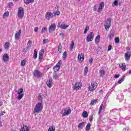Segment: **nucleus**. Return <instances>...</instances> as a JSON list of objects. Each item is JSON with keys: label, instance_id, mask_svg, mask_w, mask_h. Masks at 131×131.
I'll list each match as a JSON object with an SVG mask.
<instances>
[{"label": "nucleus", "instance_id": "4c0bfd02", "mask_svg": "<svg viewBox=\"0 0 131 131\" xmlns=\"http://www.w3.org/2000/svg\"><path fill=\"white\" fill-rule=\"evenodd\" d=\"M124 81V76L123 77V78L122 79H121L119 81H118V83L119 84H120V83H121V82H122Z\"/></svg>", "mask_w": 131, "mask_h": 131}, {"label": "nucleus", "instance_id": "09e8293b", "mask_svg": "<svg viewBox=\"0 0 131 131\" xmlns=\"http://www.w3.org/2000/svg\"><path fill=\"white\" fill-rule=\"evenodd\" d=\"M88 67H85L84 68V74L85 75V74H88Z\"/></svg>", "mask_w": 131, "mask_h": 131}, {"label": "nucleus", "instance_id": "a19ab883", "mask_svg": "<svg viewBox=\"0 0 131 131\" xmlns=\"http://www.w3.org/2000/svg\"><path fill=\"white\" fill-rule=\"evenodd\" d=\"M43 44L46 45V43L49 42V39H44L42 41Z\"/></svg>", "mask_w": 131, "mask_h": 131}, {"label": "nucleus", "instance_id": "4be33fe9", "mask_svg": "<svg viewBox=\"0 0 131 131\" xmlns=\"http://www.w3.org/2000/svg\"><path fill=\"white\" fill-rule=\"evenodd\" d=\"M10 16V13L8 11H6L3 14V18H8Z\"/></svg>", "mask_w": 131, "mask_h": 131}, {"label": "nucleus", "instance_id": "6e6d98bb", "mask_svg": "<svg viewBox=\"0 0 131 131\" xmlns=\"http://www.w3.org/2000/svg\"><path fill=\"white\" fill-rule=\"evenodd\" d=\"M42 56L43 55L39 54V60H41V59H42Z\"/></svg>", "mask_w": 131, "mask_h": 131}, {"label": "nucleus", "instance_id": "de8ad7c7", "mask_svg": "<svg viewBox=\"0 0 131 131\" xmlns=\"http://www.w3.org/2000/svg\"><path fill=\"white\" fill-rule=\"evenodd\" d=\"M110 38L111 39L112 37L114 36V34H113V32H111L110 34Z\"/></svg>", "mask_w": 131, "mask_h": 131}, {"label": "nucleus", "instance_id": "a18cd8bd", "mask_svg": "<svg viewBox=\"0 0 131 131\" xmlns=\"http://www.w3.org/2000/svg\"><path fill=\"white\" fill-rule=\"evenodd\" d=\"M115 41L116 43H119V38L116 37L115 38Z\"/></svg>", "mask_w": 131, "mask_h": 131}, {"label": "nucleus", "instance_id": "c9c22d12", "mask_svg": "<svg viewBox=\"0 0 131 131\" xmlns=\"http://www.w3.org/2000/svg\"><path fill=\"white\" fill-rule=\"evenodd\" d=\"M74 48V41H72L71 46H70V51H72Z\"/></svg>", "mask_w": 131, "mask_h": 131}, {"label": "nucleus", "instance_id": "cd10ccee", "mask_svg": "<svg viewBox=\"0 0 131 131\" xmlns=\"http://www.w3.org/2000/svg\"><path fill=\"white\" fill-rule=\"evenodd\" d=\"M34 2V0H24L25 4H26V5H28L30 4V3H33Z\"/></svg>", "mask_w": 131, "mask_h": 131}, {"label": "nucleus", "instance_id": "9d476101", "mask_svg": "<svg viewBox=\"0 0 131 131\" xmlns=\"http://www.w3.org/2000/svg\"><path fill=\"white\" fill-rule=\"evenodd\" d=\"M81 85L80 82H76L75 85L73 86V89L75 91H78L81 89Z\"/></svg>", "mask_w": 131, "mask_h": 131}, {"label": "nucleus", "instance_id": "774afa93", "mask_svg": "<svg viewBox=\"0 0 131 131\" xmlns=\"http://www.w3.org/2000/svg\"><path fill=\"white\" fill-rule=\"evenodd\" d=\"M3 105V103L2 102H0V106Z\"/></svg>", "mask_w": 131, "mask_h": 131}, {"label": "nucleus", "instance_id": "5701e85b", "mask_svg": "<svg viewBox=\"0 0 131 131\" xmlns=\"http://www.w3.org/2000/svg\"><path fill=\"white\" fill-rule=\"evenodd\" d=\"M5 50H8L9 49H10V42H6L5 44Z\"/></svg>", "mask_w": 131, "mask_h": 131}, {"label": "nucleus", "instance_id": "1a4fd4ad", "mask_svg": "<svg viewBox=\"0 0 131 131\" xmlns=\"http://www.w3.org/2000/svg\"><path fill=\"white\" fill-rule=\"evenodd\" d=\"M22 33V30L20 29L18 31H16L15 34V39L16 40H19L20 39V36H21V34Z\"/></svg>", "mask_w": 131, "mask_h": 131}, {"label": "nucleus", "instance_id": "680f3d73", "mask_svg": "<svg viewBox=\"0 0 131 131\" xmlns=\"http://www.w3.org/2000/svg\"><path fill=\"white\" fill-rule=\"evenodd\" d=\"M31 43H32V41H31V40H29L28 42V45H31Z\"/></svg>", "mask_w": 131, "mask_h": 131}, {"label": "nucleus", "instance_id": "412c9836", "mask_svg": "<svg viewBox=\"0 0 131 131\" xmlns=\"http://www.w3.org/2000/svg\"><path fill=\"white\" fill-rule=\"evenodd\" d=\"M100 39H101V37L100 36V35H97L95 38V43L96 44L99 43Z\"/></svg>", "mask_w": 131, "mask_h": 131}, {"label": "nucleus", "instance_id": "72a5a7b5", "mask_svg": "<svg viewBox=\"0 0 131 131\" xmlns=\"http://www.w3.org/2000/svg\"><path fill=\"white\" fill-rule=\"evenodd\" d=\"M90 129H91V124L89 123L86 126L85 130L89 131Z\"/></svg>", "mask_w": 131, "mask_h": 131}, {"label": "nucleus", "instance_id": "7c9ffc66", "mask_svg": "<svg viewBox=\"0 0 131 131\" xmlns=\"http://www.w3.org/2000/svg\"><path fill=\"white\" fill-rule=\"evenodd\" d=\"M58 51L59 53H62V45L61 43L58 45Z\"/></svg>", "mask_w": 131, "mask_h": 131}, {"label": "nucleus", "instance_id": "e2e57ef3", "mask_svg": "<svg viewBox=\"0 0 131 131\" xmlns=\"http://www.w3.org/2000/svg\"><path fill=\"white\" fill-rule=\"evenodd\" d=\"M5 113H6V112H3L1 114V116H3V115H4V114H5Z\"/></svg>", "mask_w": 131, "mask_h": 131}, {"label": "nucleus", "instance_id": "79ce46f5", "mask_svg": "<svg viewBox=\"0 0 131 131\" xmlns=\"http://www.w3.org/2000/svg\"><path fill=\"white\" fill-rule=\"evenodd\" d=\"M90 29V27L89 26L86 27L85 28L84 31V34H86V32H88V31Z\"/></svg>", "mask_w": 131, "mask_h": 131}, {"label": "nucleus", "instance_id": "6ab92c4d", "mask_svg": "<svg viewBox=\"0 0 131 131\" xmlns=\"http://www.w3.org/2000/svg\"><path fill=\"white\" fill-rule=\"evenodd\" d=\"M104 2H101L98 7V12L100 13V11H102L103 9L104 8Z\"/></svg>", "mask_w": 131, "mask_h": 131}, {"label": "nucleus", "instance_id": "8fccbe9b", "mask_svg": "<svg viewBox=\"0 0 131 131\" xmlns=\"http://www.w3.org/2000/svg\"><path fill=\"white\" fill-rule=\"evenodd\" d=\"M13 5L14 4H13L12 3H8V6L9 8H12V7H13Z\"/></svg>", "mask_w": 131, "mask_h": 131}, {"label": "nucleus", "instance_id": "a211bd4d", "mask_svg": "<svg viewBox=\"0 0 131 131\" xmlns=\"http://www.w3.org/2000/svg\"><path fill=\"white\" fill-rule=\"evenodd\" d=\"M130 54H129V52H127L125 54V60L126 61H129V60H130Z\"/></svg>", "mask_w": 131, "mask_h": 131}, {"label": "nucleus", "instance_id": "0e129e2a", "mask_svg": "<svg viewBox=\"0 0 131 131\" xmlns=\"http://www.w3.org/2000/svg\"><path fill=\"white\" fill-rule=\"evenodd\" d=\"M127 73L128 74H131V69H130V70H129V71L127 72Z\"/></svg>", "mask_w": 131, "mask_h": 131}, {"label": "nucleus", "instance_id": "ea45409f", "mask_svg": "<svg viewBox=\"0 0 131 131\" xmlns=\"http://www.w3.org/2000/svg\"><path fill=\"white\" fill-rule=\"evenodd\" d=\"M47 27L42 28L41 32V33H45L46 31H47Z\"/></svg>", "mask_w": 131, "mask_h": 131}, {"label": "nucleus", "instance_id": "4d7b16f0", "mask_svg": "<svg viewBox=\"0 0 131 131\" xmlns=\"http://www.w3.org/2000/svg\"><path fill=\"white\" fill-rule=\"evenodd\" d=\"M120 76V75H115V78H118Z\"/></svg>", "mask_w": 131, "mask_h": 131}, {"label": "nucleus", "instance_id": "338daca9", "mask_svg": "<svg viewBox=\"0 0 131 131\" xmlns=\"http://www.w3.org/2000/svg\"><path fill=\"white\" fill-rule=\"evenodd\" d=\"M124 131H128V129L125 128L123 129Z\"/></svg>", "mask_w": 131, "mask_h": 131}, {"label": "nucleus", "instance_id": "f257e3e1", "mask_svg": "<svg viewBox=\"0 0 131 131\" xmlns=\"http://www.w3.org/2000/svg\"><path fill=\"white\" fill-rule=\"evenodd\" d=\"M43 108L42 102H39L35 105L33 113H39L42 111Z\"/></svg>", "mask_w": 131, "mask_h": 131}, {"label": "nucleus", "instance_id": "bf43d9fd", "mask_svg": "<svg viewBox=\"0 0 131 131\" xmlns=\"http://www.w3.org/2000/svg\"><path fill=\"white\" fill-rule=\"evenodd\" d=\"M65 35V34L64 33H60L59 35H60V36H64V35Z\"/></svg>", "mask_w": 131, "mask_h": 131}, {"label": "nucleus", "instance_id": "3c124183", "mask_svg": "<svg viewBox=\"0 0 131 131\" xmlns=\"http://www.w3.org/2000/svg\"><path fill=\"white\" fill-rule=\"evenodd\" d=\"M93 118H94V117L93 116V115H91L89 118V120L92 122L93 121Z\"/></svg>", "mask_w": 131, "mask_h": 131}, {"label": "nucleus", "instance_id": "864d4df0", "mask_svg": "<svg viewBox=\"0 0 131 131\" xmlns=\"http://www.w3.org/2000/svg\"><path fill=\"white\" fill-rule=\"evenodd\" d=\"M34 31L35 32H37V31H38V27H35Z\"/></svg>", "mask_w": 131, "mask_h": 131}, {"label": "nucleus", "instance_id": "20e7f679", "mask_svg": "<svg viewBox=\"0 0 131 131\" xmlns=\"http://www.w3.org/2000/svg\"><path fill=\"white\" fill-rule=\"evenodd\" d=\"M94 37H95V34L91 32L86 37V41L88 42H90V41H93V39H94Z\"/></svg>", "mask_w": 131, "mask_h": 131}, {"label": "nucleus", "instance_id": "37998d69", "mask_svg": "<svg viewBox=\"0 0 131 131\" xmlns=\"http://www.w3.org/2000/svg\"><path fill=\"white\" fill-rule=\"evenodd\" d=\"M45 53V50L41 49V51L39 53V55H43Z\"/></svg>", "mask_w": 131, "mask_h": 131}, {"label": "nucleus", "instance_id": "c03bdc74", "mask_svg": "<svg viewBox=\"0 0 131 131\" xmlns=\"http://www.w3.org/2000/svg\"><path fill=\"white\" fill-rule=\"evenodd\" d=\"M62 57L63 58V59H66V58L67 57V52H64L63 53Z\"/></svg>", "mask_w": 131, "mask_h": 131}, {"label": "nucleus", "instance_id": "4468645a", "mask_svg": "<svg viewBox=\"0 0 131 131\" xmlns=\"http://www.w3.org/2000/svg\"><path fill=\"white\" fill-rule=\"evenodd\" d=\"M3 61L6 63L9 61V55L7 53L4 54L3 56Z\"/></svg>", "mask_w": 131, "mask_h": 131}, {"label": "nucleus", "instance_id": "393cba45", "mask_svg": "<svg viewBox=\"0 0 131 131\" xmlns=\"http://www.w3.org/2000/svg\"><path fill=\"white\" fill-rule=\"evenodd\" d=\"M82 116L84 118H88L89 114L86 111H84L82 113Z\"/></svg>", "mask_w": 131, "mask_h": 131}, {"label": "nucleus", "instance_id": "f704fd0d", "mask_svg": "<svg viewBox=\"0 0 131 131\" xmlns=\"http://www.w3.org/2000/svg\"><path fill=\"white\" fill-rule=\"evenodd\" d=\"M78 60L79 61H83V60H84V58H83L82 56H81V55H80V54H79L78 56Z\"/></svg>", "mask_w": 131, "mask_h": 131}, {"label": "nucleus", "instance_id": "a878e982", "mask_svg": "<svg viewBox=\"0 0 131 131\" xmlns=\"http://www.w3.org/2000/svg\"><path fill=\"white\" fill-rule=\"evenodd\" d=\"M53 78H54V79L57 80V78H59V75H58V74L57 73V72H54L53 73Z\"/></svg>", "mask_w": 131, "mask_h": 131}, {"label": "nucleus", "instance_id": "0eeeda50", "mask_svg": "<svg viewBox=\"0 0 131 131\" xmlns=\"http://www.w3.org/2000/svg\"><path fill=\"white\" fill-rule=\"evenodd\" d=\"M61 65H62V61L59 60L58 62L56 64V65L54 67L53 69L54 70V72L56 71H58V70H60V67H61Z\"/></svg>", "mask_w": 131, "mask_h": 131}, {"label": "nucleus", "instance_id": "58836bf2", "mask_svg": "<svg viewBox=\"0 0 131 131\" xmlns=\"http://www.w3.org/2000/svg\"><path fill=\"white\" fill-rule=\"evenodd\" d=\"M26 64V61L25 60H23L20 63V65L21 66H25Z\"/></svg>", "mask_w": 131, "mask_h": 131}, {"label": "nucleus", "instance_id": "49530a36", "mask_svg": "<svg viewBox=\"0 0 131 131\" xmlns=\"http://www.w3.org/2000/svg\"><path fill=\"white\" fill-rule=\"evenodd\" d=\"M48 131H55V128H54V127L53 126H52L51 127H50L48 129Z\"/></svg>", "mask_w": 131, "mask_h": 131}, {"label": "nucleus", "instance_id": "b1692460", "mask_svg": "<svg viewBox=\"0 0 131 131\" xmlns=\"http://www.w3.org/2000/svg\"><path fill=\"white\" fill-rule=\"evenodd\" d=\"M20 131H29V128L27 126H24L23 127L21 128Z\"/></svg>", "mask_w": 131, "mask_h": 131}, {"label": "nucleus", "instance_id": "bb28decb", "mask_svg": "<svg viewBox=\"0 0 131 131\" xmlns=\"http://www.w3.org/2000/svg\"><path fill=\"white\" fill-rule=\"evenodd\" d=\"M103 108H105V106L103 105V104H102L99 107V110L98 112L99 114H101V112H102V110H103Z\"/></svg>", "mask_w": 131, "mask_h": 131}, {"label": "nucleus", "instance_id": "f8f14e48", "mask_svg": "<svg viewBox=\"0 0 131 131\" xmlns=\"http://www.w3.org/2000/svg\"><path fill=\"white\" fill-rule=\"evenodd\" d=\"M53 17H54V14L51 12H47L45 15L46 19L48 20H51V18H53Z\"/></svg>", "mask_w": 131, "mask_h": 131}, {"label": "nucleus", "instance_id": "ddd939ff", "mask_svg": "<svg viewBox=\"0 0 131 131\" xmlns=\"http://www.w3.org/2000/svg\"><path fill=\"white\" fill-rule=\"evenodd\" d=\"M56 30V24H52L50 25L49 28V31L50 33H52V31H55Z\"/></svg>", "mask_w": 131, "mask_h": 131}, {"label": "nucleus", "instance_id": "aec40b11", "mask_svg": "<svg viewBox=\"0 0 131 131\" xmlns=\"http://www.w3.org/2000/svg\"><path fill=\"white\" fill-rule=\"evenodd\" d=\"M84 124H85L84 122H81V123H80L78 125V128L79 129H82V128H83V127H84Z\"/></svg>", "mask_w": 131, "mask_h": 131}, {"label": "nucleus", "instance_id": "69168bd1", "mask_svg": "<svg viewBox=\"0 0 131 131\" xmlns=\"http://www.w3.org/2000/svg\"><path fill=\"white\" fill-rule=\"evenodd\" d=\"M116 85H117L116 84H114V85L112 87V89H115V86H116Z\"/></svg>", "mask_w": 131, "mask_h": 131}, {"label": "nucleus", "instance_id": "473e14b6", "mask_svg": "<svg viewBox=\"0 0 131 131\" xmlns=\"http://www.w3.org/2000/svg\"><path fill=\"white\" fill-rule=\"evenodd\" d=\"M97 101L98 100L97 99H94V100H92L90 103V105H95V104L97 103Z\"/></svg>", "mask_w": 131, "mask_h": 131}, {"label": "nucleus", "instance_id": "2f4dec72", "mask_svg": "<svg viewBox=\"0 0 131 131\" xmlns=\"http://www.w3.org/2000/svg\"><path fill=\"white\" fill-rule=\"evenodd\" d=\"M118 6V1L115 0L114 3L112 4L113 7H115Z\"/></svg>", "mask_w": 131, "mask_h": 131}, {"label": "nucleus", "instance_id": "e433bc0d", "mask_svg": "<svg viewBox=\"0 0 131 131\" xmlns=\"http://www.w3.org/2000/svg\"><path fill=\"white\" fill-rule=\"evenodd\" d=\"M60 14H61V12H60V11L59 10H57L56 11H55L54 12V16H56V15H57V16H59V15H60Z\"/></svg>", "mask_w": 131, "mask_h": 131}, {"label": "nucleus", "instance_id": "423d86ee", "mask_svg": "<svg viewBox=\"0 0 131 131\" xmlns=\"http://www.w3.org/2000/svg\"><path fill=\"white\" fill-rule=\"evenodd\" d=\"M97 84H96V83L92 82L91 83V85H90L88 87L89 89V91H90V92H94L95 91V90H96V89H97Z\"/></svg>", "mask_w": 131, "mask_h": 131}, {"label": "nucleus", "instance_id": "c85d7f7f", "mask_svg": "<svg viewBox=\"0 0 131 131\" xmlns=\"http://www.w3.org/2000/svg\"><path fill=\"white\" fill-rule=\"evenodd\" d=\"M99 73L100 74L101 77H103L104 75H105V71L100 70L99 71Z\"/></svg>", "mask_w": 131, "mask_h": 131}, {"label": "nucleus", "instance_id": "c756f323", "mask_svg": "<svg viewBox=\"0 0 131 131\" xmlns=\"http://www.w3.org/2000/svg\"><path fill=\"white\" fill-rule=\"evenodd\" d=\"M33 58L34 59H36V58H37V51H36V49L34 50Z\"/></svg>", "mask_w": 131, "mask_h": 131}, {"label": "nucleus", "instance_id": "dca6fc26", "mask_svg": "<svg viewBox=\"0 0 131 131\" xmlns=\"http://www.w3.org/2000/svg\"><path fill=\"white\" fill-rule=\"evenodd\" d=\"M46 83H47L48 88H50V89H51V88H52V83H53V80H52V79L50 78L49 80H47Z\"/></svg>", "mask_w": 131, "mask_h": 131}, {"label": "nucleus", "instance_id": "f03ea898", "mask_svg": "<svg viewBox=\"0 0 131 131\" xmlns=\"http://www.w3.org/2000/svg\"><path fill=\"white\" fill-rule=\"evenodd\" d=\"M104 25L105 29L108 31L109 30V28H110V27L111 26V18H108L107 20H105Z\"/></svg>", "mask_w": 131, "mask_h": 131}, {"label": "nucleus", "instance_id": "7ed1b4c3", "mask_svg": "<svg viewBox=\"0 0 131 131\" xmlns=\"http://www.w3.org/2000/svg\"><path fill=\"white\" fill-rule=\"evenodd\" d=\"M17 16L19 19H23V17H24V9L23 8L19 7L18 8Z\"/></svg>", "mask_w": 131, "mask_h": 131}, {"label": "nucleus", "instance_id": "5fc2aeb1", "mask_svg": "<svg viewBox=\"0 0 131 131\" xmlns=\"http://www.w3.org/2000/svg\"><path fill=\"white\" fill-rule=\"evenodd\" d=\"M93 10L95 11V12H96V11H97V6L96 5L94 6Z\"/></svg>", "mask_w": 131, "mask_h": 131}, {"label": "nucleus", "instance_id": "052dcab7", "mask_svg": "<svg viewBox=\"0 0 131 131\" xmlns=\"http://www.w3.org/2000/svg\"><path fill=\"white\" fill-rule=\"evenodd\" d=\"M38 98H39V100H41L42 98H41V96L40 95V94H39L38 95Z\"/></svg>", "mask_w": 131, "mask_h": 131}, {"label": "nucleus", "instance_id": "39448f33", "mask_svg": "<svg viewBox=\"0 0 131 131\" xmlns=\"http://www.w3.org/2000/svg\"><path fill=\"white\" fill-rule=\"evenodd\" d=\"M33 75L34 77H37L38 78L42 77V73H41V72H39L38 70H35L34 71Z\"/></svg>", "mask_w": 131, "mask_h": 131}, {"label": "nucleus", "instance_id": "2eb2a0df", "mask_svg": "<svg viewBox=\"0 0 131 131\" xmlns=\"http://www.w3.org/2000/svg\"><path fill=\"white\" fill-rule=\"evenodd\" d=\"M58 27H60L61 29H66L69 27V25L65 24H61L60 23L58 24Z\"/></svg>", "mask_w": 131, "mask_h": 131}, {"label": "nucleus", "instance_id": "9b49d317", "mask_svg": "<svg viewBox=\"0 0 131 131\" xmlns=\"http://www.w3.org/2000/svg\"><path fill=\"white\" fill-rule=\"evenodd\" d=\"M71 113V109L70 108L68 107L67 108H64V112L62 114V116H66L67 115H69Z\"/></svg>", "mask_w": 131, "mask_h": 131}, {"label": "nucleus", "instance_id": "f3484780", "mask_svg": "<svg viewBox=\"0 0 131 131\" xmlns=\"http://www.w3.org/2000/svg\"><path fill=\"white\" fill-rule=\"evenodd\" d=\"M119 66L122 71H125V70H126V66L125 65V63L119 64Z\"/></svg>", "mask_w": 131, "mask_h": 131}, {"label": "nucleus", "instance_id": "603ef678", "mask_svg": "<svg viewBox=\"0 0 131 131\" xmlns=\"http://www.w3.org/2000/svg\"><path fill=\"white\" fill-rule=\"evenodd\" d=\"M112 49V46L111 45H109L108 47L107 51H111V49Z\"/></svg>", "mask_w": 131, "mask_h": 131}, {"label": "nucleus", "instance_id": "6e6552de", "mask_svg": "<svg viewBox=\"0 0 131 131\" xmlns=\"http://www.w3.org/2000/svg\"><path fill=\"white\" fill-rule=\"evenodd\" d=\"M23 93V89H20L19 90H18L17 94L18 96L17 97V99L18 100H21V99L23 98L24 94Z\"/></svg>", "mask_w": 131, "mask_h": 131}, {"label": "nucleus", "instance_id": "13d9d810", "mask_svg": "<svg viewBox=\"0 0 131 131\" xmlns=\"http://www.w3.org/2000/svg\"><path fill=\"white\" fill-rule=\"evenodd\" d=\"M89 62H90V64H92L93 63V58L90 59Z\"/></svg>", "mask_w": 131, "mask_h": 131}]
</instances>
